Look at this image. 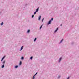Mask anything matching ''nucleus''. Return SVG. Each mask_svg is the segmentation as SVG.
I'll return each mask as SVG.
<instances>
[{
  "instance_id": "nucleus-7",
  "label": "nucleus",
  "mask_w": 79,
  "mask_h": 79,
  "mask_svg": "<svg viewBox=\"0 0 79 79\" xmlns=\"http://www.w3.org/2000/svg\"><path fill=\"white\" fill-rule=\"evenodd\" d=\"M39 7H38L36 10V12H38L39 11Z\"/></svg>"
},
{
  "instance_id": "nucleus-10",
  "label": "nucleus",
  "mask_w": 79,
  "mask_h": 79,
  "mask_svg": "<svg viewBox=\"0 0 79 79\" xmlns=\"http://www.w3.org/2000/svg\"><path fill=\"white\" fill-rule=\"evenodd\" d=\"M22 64V61H20V62L19 63V65L20 66Z\"/></svg>"
},
{
  "instance_id": "nucleus-28",
  "label": "nucleus",
  "mask_w": 79,
  "mask_h": 79,
  "mask_svg": "<svg viewBox=\"0 0 79 79\" xmlns=\"http://www.w3.org/2000/svg\"><path fill=\"white\" fill-rule=\"evenodd\" d=\"M25 6H26V5Z\"/></svg>"
},
{
  "instance_id": "nucleus-4",
  "label": "nucleus",
  "mask_w": 79,
  "mask_h": 79,
  "mask_svg": "<svg viewBox=\"0 0 79 79\" xmlns=\"http://www.w3.org/2000/svg\"><path fill=\"white\" fill-rule=\"evenodd\" d=\"M58 27H57L56 30L54 31V33H56L57 31H58Z\"/></svg>"
},
{
  "instance_id": "nucleus-22",
  "label": "nucleus",
  "mask_w": 79,
  "mask_h": 79,
  "mask_svg": "<svg viewBox=\"0 0 79 79\" xmlns=\"http://www.w3.org/2000/svg\"><path fill=\"white\" fill-rule=\"evenodd\" d=\"M37 73H38L37 72L35 74V75H34V76H36V75H37Z\"/></svg>"
},
{
  "instance_id": "nucleus-2",
  "label": "nucleus",
  "mask_w": 79,
  "mask_h": 79,
  "mask_svg": "<svg viewBox=\"0 0 79 79\" xmlns=\"http://www.w3.org/2000/svg\"><path fill=\"white\" fill-rule=\"evenodd\" d=\"M5 57H6V56H3L1 59V61H3V60H4V59H5Z\"/></svg>"
},
{
  "instance_id": "nucleus-9",
  "label": "nucleus",
  "mask_w": 79,
  "mask_h": 79,
  "mask_svg": "<svg viewBox=\"0 0 79 79\" xmlns=\"http://www.w3.org/2000/svg\"><path fill=\"white\" fill-rule=\"evenodd\" d=\"M24 59V56H22L21 57V60H23Z\"/></svg>"
},
{
  "instance_id": "nucleus-3",
  "label": "nucleus",
  "mask_w": 79,
  "mask_h": 79,
  "mask_svg": "<svg viewBox=\"0 0 79 79\" xmlns=\"http://www.w3.org/2000/svg\"><path fill=\"white\" fill-rule=\"evenodd\" d=\"M5 63H6V60H4L2 62V64H5Z\"/></svg>"
},
{
  "instance_id": "nucleus-5",
  "label": "nucleus",
  "mask_w": 79,
  "mask_h": 79,
  "mask_svg": "<svg viewBox=\"0 0 79 79\" xmlns=\"http://www.w3.org/2000/svg\"><path fill=\"white\" fill-rule=\"evenodd\" d=\"M41 18H42V16L41 15H40L38 17V20H40V19H41Z\"/></svg>"
},
{
  "instance_id": "nucleus-25",
  "label": "nucleus",
  "mask_w": 79,
  "mask_h": 79,
  "mask_svg": "<svg viewBox=\"0 0 79 79\" xmlns=\"http://www.w3.org/2000/svg\"><path fill=\"white\" fill-rule=\"evenodd\" d=\"M36 13H37V12H36V11H35V12H34V14L35 15V14H36Z\"/></svg>"
},
{
  "instance_id": "nucleus-12",
  "label": "nucleus",
  "mask_w": 79,
  "mask_h": 79,
  "mask_svg": "<svg viewBox=\"0 0 79 79\" xmlns=\"http://www.w3.org/2000/svg\"><path fill=\"white\" fill-rule=\"evenodd\" d=\"M18 68V65H15V68L17 69Z\"/></svg>"
},
{
  "instance_id": "nucleus-8",
  "label": "nucleus",
  "mask_w": 79,
  "mask_h": 79,
  "mask_svg": "<svg viewBox=\"0 0 79 79\" xmlns=\"http://www.w3.org/2000/svg\"><path fill=\"white\" fill-rule=\"evenodd\" d=\"M4 67H5V64H3V65L1 66V68H4Z\"/></svg>"
},
{
  "instance_id": "nucleus-16",
  "label": "nucleus",
  "mask_w": 79,
  "mask_h": 79,
  "mask_svg": "<svg viewBox=\"0 0 79 79\" xmlns=\"http://www.w3.org/2000/svg\"><path fill=\"white\" fill-rule=\"evenodd\" d=\"M27 33H29V32H30V30H28L27 31Z\"/></svg>"
},
{
  "instance_id": "nucleus-21",
  "label": "nucleus",
  "mask_w": 79,
  "mask_h": 79,
  "mask_svg": "<svg viewBox=\"0 0 79 79\" xmlns=\"http://www.w3.org/2000/svg\"><path fill=\"white\" fill-rule=\"evenodd\" d=\"M34 17V15H32L31 17L32 18H33V17Z\"/></svg>"
},
{
  "instance_id": "nucleus-18",
  "label": "nucleus",
  "mask_w": 79,
  "mask_h": 79,
  "mask_svg": "<svg viewBox=\"0 0 79 79\" xmlns=\"http://www.w3.org/2000/svg\"><path fill=\"white\" fill-rule=\"evenodd\" d=\"M32 58H33V56H31L30 58V60H32Z\"/></svg>"
},
{
  "instance_id": "nucleus-19",
  "label": "nucleus",
  "mask_w": 79,
  "mask_h": 79,
  "mask_svg": "<svg viewBox=\"0 0 79 79\" xmlns=\"http://www.w3.org/2000/svg\"><path fill=\"white\" fill-rule=\"evenodd\" d=\"M1 26H2L3 24V22H2L1 24Z\"/></svg>"
},
{
  "instance_id": "nucleus-17",
  "label": "nucleus",
  "mask_w": 79,
  "mask_h": 79,
  "mask_svg": "<svg viewBox=\"0 0 79 79\" xmlns=\"http://www.w3.org/2000/svg\"><path fill=\"white\" fill-rule=\"evenodd\" d=\"M53 18H52L51 19V20H50V21H51L52 22V21H53Z\"/></svg>"
},
{
  "instance_id": "nucleus-26",
  "label": "nucleus",
  "mask_w": 79,
  "mask_h": 79,
  "mask_svg": "<svg viewBox=\"0 0 79 79\" xmlns=\"http://www.w3.org/2000/svg\"><path fill=\"white\" fill-rule=\"evenodd\" d=\"M60 76H59L58 77V79H60Z\"/></svg>"
},
{
  "instance_id": "nucleus-1",
  "label": "nucleus",
  "mask_w": 79,
  "mask_h": 79,
  "mask_svg": "<svg viewBox=\"0 0 79 79\" xmlns=\"http://www.w3.org/2000/svg\"><path fill=\"white\" fill-rule=\"evenodd\" d=\"M52 23V21H51L49 20L48 23H47V25H49V24H50Z\"/></svg>"
},
{
  "instance_id": "nucleus-14",
  "label": "nucleus",
  "mask_w": 79,
  "mask_h": 79,
  "mask_svg": "<svg viewBox=\"0 0 79 79\" xmlns=\"http://www.w3.org/2000/svg\"><path fill=\"white\" fill-rule=\"evenodd\" d=\"M37 40V38H35L34 40V42H35Z\"/></svg>"
},
{
  "instance_id": "nucleus-24",
  "label": "nucleus",
  "mask_w": 79,
  "mask_h": 79,
  "mask_svg": "<svg viewBox=\"0 0 79 79\" xmlns=\"http://www.w3.org/2000/svg\"><path fill=\"white\" fill-rule=\"evenodd\" d=\"M71 44H72V45H73L74 44V42H72Z\"/></svg>"
},
{
  "instance_id": "nucleus-6",
  "label": "nucleus",
  "mask_w": 79,
  "mask_h": 79,
  "mask_svg": "<svg viewBox=\"0 0 79 79\" xmlns=\"http://www.w3.org/2000/svg\"><path fill=\"white\" fill-rule=\"evenodd\" d=\"M62 59V57H60L59 59V62H60L61 61V59Z\"/></svg>"
},
{
  "instance_id": "nucleus-27",
  "label": "nucleus",
  "mask_w": 79,
  "mask_h": 79,
  "mask_svg": "<svg viewBox=\"0 0 79 79\" xmlns=\"http://www.w3.org/2000/svg\"><path fill=\"white\" fill-rule=\"evenodd\" d=\"M60 26H62V24H60Z\"/></svg>"
},
{
  "instance_id": "nucleus-15",
  "label": "nucleus",
  "mask_w": 79,
  "mask_h": 79,
  "mask_svg": "<svg viewBox=\"0 0 79 79\" xmlns=\"http://www.w3.org/2000/svg\"><path fill=\"white\" fill-rule=\"evenodd\" d=\"M63 40H64L63 39H62L61 40L60 42V43L61 44V43H62V42L63 41Z\"/></svg>"
},
{
  "instance_id": "nucleus-11",
  "label": "nucleus",
  "mask_w": 79,
  "mask_h": 79,
  "mask_svg": "<svg viewBox=\"0 0 79 79\" xmlns=\"http://www.w3.org/2000/svg\"><path fill=\"white\" fill-rule=\"evenodd\" d=\"M23 47H24L23 46H22L20 48V51H21V50H23Z\"/></svg>"
},
{
  "instance_id": "nucleus-13",
  "label": "nucleus",
  "mask_w": 79,
  "mask_h": 79,
  "mask_svg": "<svg viewBox=\"0 0 79 79\" xmlns=\"http://www.w3.org/2000/svg\"><path fill=\"white\" fill-rule=\"evenodd\" d=\"M42 26H43V25H42L40 27V30L42 28Z\"/></svg>"
},
{
  "instance_id": "nucleus-23",
  "label": "nucleus",
  "mask_w": 79,
  "mask_h": 79,
  "mask_svg": "<svg viewBox=\"0 0 79 79\" xmlns=\"http://www.w3.org/2000/svg\"><path fill=\"white\" fill-rule=\"evenodd\" d=\"M35 79V76H33V79Z\"/></svg>"
},
{
  "instance_id": "nucleus-20",
  "label": "nucleus",
  "mask_w": 79,
  "mask_h": 79,
  "mask_svg": "<svg viewBox=\"0 0 79 79\" xmlns=\"http://www.w3.org/2000/svg\"><path fill=\"white\" fill-rule=\"evenodd\" d=\"M44 20V18H43L42 19V23H43V21Z\"/></svg>"
}]
</instances>
